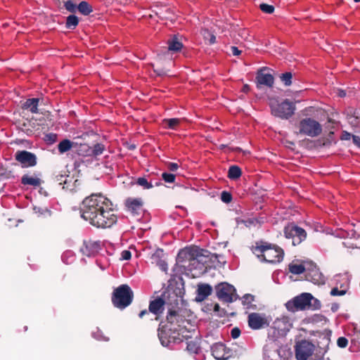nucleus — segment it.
<instances>
[{
	"mask_svg": "<svg viewBox=\"0 0 360 360\" xmlns=\"http://www.w3.org/2000/svg\"><path fill=\"white\" fill-rule=\"evenodd\" d=\"M112 202L101 193L86 197L80 205L81 217L98 229L112 227L117 221Z\"/></svg>",
	"mask_w": 360,
	"mask_h": 360,
	"instance_id": "1",
	"label": "nucleus"
},
{
	"mask_svg": "<svg viewBox=\"0 0 360 360\" xmlns=\"http://www.w3.org/2000/svg\"><path fill=\"white\" fill-rule=\"evenodd\" d=\"M252 251L261 262L270 264L281 262L284 256V251L281 248L263 240L256 242Z\"/></svg>",
	"mask_w": 360,
	"mask_h": 360,
	"instance_id": "2",
	"label": "nucleus"
},
{
	"mask_svg": "<svg viewBox=\"0 0 360 360\" xmlns=\"http://www.w3.org/2000/svg\"><path fill=\"white\" fill-rule=\"evenodd\" d=\"M172 298V302H169L167 314L166 316L167 321L171 326H174V330L181 331L186 329L188 323L185 316L186 310L179 307L182 297L179 296L174 290L170 295Z\"/></svg>",
	"mask_w": 360,
	"mask_h": 360,
	"instance_id": "3",
	"label": "nucleus"
},
{
	"mask_svg": "<svg viewBox=\"0 0 360 360\" xmlns=\"http://www.w3.org/2000/svg\"><path fill=\"white\" fill-rule=\"evenodd\" d=\"M172 291L168 290L164 292L163 297H158L155 300H151L149 303L148 310L143 309L139 314V317L143 320L144 322L150 321H158L160 316L163 314L165 305L169 307V302H172V298L170 297Z\"/></svg>",
	"mask_w": 360,
	"mask_h": 360,
	"instance_id": "4",
	"label": "nucleus"
},
{
	"mask_svg": "<svg viewBox=\"0 0 360 360\" xmlns=\"http://www.w3.org/2000/svg\"><path fill=\"white\" fill-rule=\"evenodd\" d=\"M321 307V302L309 292L301 293L285 303L286 309L292 312L306 309L316 310Z\"/></svg>",
	"mask_w": 360,
	"mask_h": 360,
	"instance_id": "5",
	"label": "nucleus"
},
{
	"mask_svg": "<svg viewBox=\"0 0 360 360\" xmlns=\"http://www.w3.org/2000/svg\"><path fill=\"white\" fill-rule=\"evenodd\" d=\"M203 250L192 248L188 250H182L179 255H188L189 261L188 268L190 271H197L196 276H199L206 272L207 267L205 266L206 261L204 259V255L202 253ZM193 276L195 275L193 274Z\"/></svg>",
	"mask_w": 360,
	"mask_h": 360,
	"instance_id": "6",
	"label": "nucleus"
},
{
	"mask_svg": "<svg viewBox=\"0 0 360 360\" xmlns=\"http://www.w3.org/2000/svg\"><path fill=\"white\" fill-rule=\"evenodd\" d=\"M133 299V291L127 284H122L115 288L112 295V302L114 307L120 309H124L130 305Z\"/></svg>",
	"mask_w": 360,
	"mask_h": 360,
	"instance_id": "7",
	"label": "nucleus"
},
{
	"mask_svg": "<svg viewBox=\"0 0 360 360\" xmlns=\"http://www.w3.org/2000/svg\"><path fill=\"white\" fill-rule=\"evenodd\" d=\"M298 133L311 138L317 137L322 133V126L311 117L303 118L297 124Z\"/></svg>",
	"mask_w": 360,
	"mask_h": 360,
	"instance_id": "8",
	"label": "nucleus"
},
{
	"mask_svg": "<svg viewBox=\"0 0 360 360\" xmlns=\"http://www.w3.org/2000/svg\"><path fill=\"white\" fill-rule=\"evenodd\" d=\"M270 107L272 115L283 120L291 117L296 109L295 103L288 99H285L280 103H271Z\"/></svg>",
	"mask_w": 360,
	"mask_h": 360,
	"instance_id": "9",
	"label": "nucleus"
},
{
	"mask_svg": "<svg viewBox=\"0 0 360 360\" xmlns=\"http://www.w3.org/2000/svg\"><path fill=\"white\" fill-rule=\"evenodd\" d=\"M284 236L287 239H290L292 245L295 246L300 245L307 238L306 231L295 224L294 223L288 224L283 229Z\"/></svg>",
	"mask_w": 360,
	"mask_h": 360,
	"instance_id": "10",
	"label": "nucleus"
},
{
	"mask_svg": "<svg viewBox=\"0 0 360 360\" xmlns=\"http://www.w3.org/2000/svg\"><path fill=\"white\" fill-rule=\"evenodd\" d=\"M315 345L310 341L302 340L295 346V358L297 360H307L314 352Z\"/></svg>",
	"mask_w": 360,
	"mask_h": 360,
	"instance_id": "11",
	"label": "nucleus"
},
{
	"mask_svg": "<svg viewBox=\"0 0 360 360\" xmlns=\"http://www.w3.org/2000/svg\"><path fill=\"white\" fill-rule=\"evenodd\" d=\"M305 279L316 285H323L326 283L325 276L320 271L316 264L312 262H307Z\"/></svg>",
	"mask_w": 360,
	"mask_h": 360,
	"instance_id": "12",
	"label": "nucleus"
},
{
	"mask_svg": "<svg viewBox=\"0 0 360 360\" xmlns=\"http://www.w3.org/2000/svg\"><path fill=\"white\" fill-rule=\"evenodd\" d=\"M218 299L224 302H232L236 293L234 287L227 283H221L215 287Z\"/></svg>",
	"mask_w": 360,
	"mask_h": 360,
	"instance_id": "13",
	"label": "nucleus"
},
{
	"mask_svg": "<svg viewBox=\"0 0 360 360\" xmlns=\"http://www.w3.org/2000/svg\"><path fill=\"white\" fill-rule=\"evenodd\" d=\"M15 160L18 162L22 167L28 168L32 167L37 164V155L27 150H18L15 153Z\"/></svg>",
	"mask_w": 360,
	"mask_h": 360,
	"instance_id": "14",
	"label": "nucleus"
},
{
	"mask_svg": "<svg viewBox=\"0 0 360 360\" xmlns=\"http://www.w3.org/2000/svg\"><path fill=\"white\" fill-rule=\"evenodd\" d=\"M248 326L252 330H259L267 327L269 321L265 314L259 313H250L248 317Z\"/></svg>",
	"mask_w": 360,
	"mask_h": 360,
	"instance_id": "15",
	"label": "nucleus"
},
{
	"mask_svg": "<svg viewBox=\"0 0 360 360\" xmlns=\"http://www.w3.org/2000/svg\"><path fill=\"white\" fill-rule=\"evenodd\" d=\"M292 326L290 319L288 316L277 318L273 322L272 328L275 330L274 333L278 336H284Z\"/></svg>",
	"mask_w": 360,
	"mask_h": 360,
	"instance_id": "16",
	"label": "nucleus"
},
{
	"mask_svg": "<svg viewBox=\"0 0 360 360\" xmlns=\"http://www.w3.org/2000/svg\"><path fill=\"white\" fill-rule=\"evenodd\" d=\"M266 70H268L267 68H263L259 69L257 72L255 82L258 89H260L262 86L269 88L274 86V76L270 73L265 72Z\"/></svg>",
	"mask_w": 360,
	"mask_h": 360,
	"instance_id": "17",
	"label": "nucleus"
},
{
	"mask_svg": "<svg viewBox=\"0 0 360 360\" xmlns=\"http://www.w3.org/2000/svg\"><path fill=\"white\" fill-rule=\"evenodd\" d=\"M101 249V241L89 239L84 240L83 245L80 248V251L83 255L92 257L98 254Z\"/></svg>",
	"mask_w": 360,
	"mask_h": 360,
	"instance_id": "18",
	"label": "nucleus"
},
{
	"mask_svg": "<svg viewBox=\"0 0 360 360\" xmlns=\"http://www.w3.org/2000/svg\"><path fill=\"white\" fill-rule=\"evenodd\" d=\"M212 355L217 360H227L231 356V351L221 342L214 343L211 347Z\"/></svg>",
	"mask_w": 360,
	"mask_h": 360,
	"instance_id": "19",
	"label": "nucleus"
},
{
	"mask_svg": "<svg viewBox=\"0 0 360 360\" xmlns=\"http://www.w3.org/2000/svg\"><path fill=\"white\" fill-rule=\"evenodd\" d=\"M151 263L158 266L160 269L166 271L167 270V264L165 260V252L162 249H157L150 256Z\"/></svg>",
	"mask_w": 360,
	"mask_h": 360,
	"instance_id": "20",
	"label": "nucleus"
},
{
	"mask_svg": "<svg viewBox=\"0 0 360 360\" xmlns=\"http://www.w3.org/2000/svg\"><path fill=\"white\" fill-rule=\"evenodd\" d=\"M127 210L133 214H139L143 205L141 198H128L124 202Z\"/></svg>",
	"mask_w": 360,
	"mask_h": 360,
	"instance_id": "21",
	"label": "nucleus"
},
{
	"mask_svg": "<svg viewBox=\"0 0 360 360\" xmlns=\"http://www.w3.org/2000/svg\"><path fill=\"white\" fill-rule=\"evenodd\" d=\"M347 119L352 127H357L360 124V108H348L346 110Z\"/></svg>",
	"mask_w": 360,
	"mask_h": 360,
	"instance_id": "22",
	"label": "nucleus"
},
{
	"mask_svg": "<svg viewBox=\"0 0 360 360\" xmlns=\"http://www.w3.org/2000/svg\"><path fill=\"white\" fill-rule=\"evenodd\" d=\"M154 12L160 20H168L171 21L174 20L173 11L167 6L157 7Z\"/></svg>",
	"mask_w": 360,
	"mask_h": 360,
	"instance_id": "23",
	"label": "nucleus"
},
{
	"mask_svg": "<svg viewBox=\"0 0 360 360\" xmlns=\"http://www.w3.org/2000/svg\"><path fill=\"white\" fill-rule=\"evenodd\" d=\"M54 181L59 186H62L63 189L71 190V184L72 178L67 174H58L54 177Z\"/></svg>",
	"mask_w": 360,
	"mask_h": 360,
	"instance_id": "24",
	"label": "nucleus"
},
{
	"mask_svg": "<svg viewBox=\"0 0 360 360\" xmlns=\"http://www.w3.org/2000/svg\"><path fill=\"white\" fill-rule=\"evenodd\" d=\"M39 174H34L32 176H30L28 174H25L21 178V184L26 186H32L34 187L39 186L43 182L39 177H38Z\"/></svg>",
	"mask_w": 360,
	"mask_h": 360,
	"instance_id": "25",
	"label": "nucleus"
},
{
	"mask_svg": "<svg viewBox=\"0 0 360 360\" xmlns=\"http://www.w3.org/2000/svg\"><path fill=\"white\" fill-rule=\"evenodd\" d=\"M198 297L199 300H203L211 295L212 288L208 284H200L198 286Z\"/></svg>",
	"mask_w": 360,
	"mask_h": 360,
	"instance_id": "26",
	"label": "nucleus"
},
{
	"mask_svg": "<svg viewBox=\"0 0 360 360\" xmlns=\"http://www.w3.org/2000/svg\"><path fill=\"white\" fill-rule=\"evenodd\" d=\"M307 262H304L302 264L292 262L288 265V270L292 274H300L305 273L307 268Z\"/></svg>",
	"mask_w": 360,
	"mask_h": 360,
	"instance_id": "27",
	"label": "nucleus"
},
{
	"mask_svg": "<svg viewBox=\"0 0 360 360\" xmlns=\"http://www.w3.org/2000/svg\"><path fill=\"white\" fill-rule=\"evenodd\" d=\"M168 51L176 53L181 50L183 48V44L179 40L176 36H174L172 38L167 41Z\"/></svg>",
	"mask_w": 360,
	"mask_h": 360,
	"instance_id": "28",
	"label": "nucleus"
},
{
	"mask_svg": "<svg viewBox=\"0 0 360 360\" xmlns=\"http://www.w3.org/2000/svg\"><path fill=\"white\" fill-rule=\"evenodd\" d=\"M39 98H33L27 99L22 105V108L30 110L32 113L38 112Z\"/></svg>",
	"mask_w": 360,
	"mask_h": 360,
	"instance_id": "29",
	"label": "nucleus"
},
{
	"mask_svg": "<svg viewBox=\"0 0 360 360\" xmlns=\"http://www.w3.org/2000/svg\"><path fill=\"white\" fill-rule=\"evenodd\" d=\"M76 144L74 142L65 139L58 143V150L60 153L63 154L69 151Z\"/></svg>",
	"mask_w": 360,
	"mask_h": 360,
	"instance_id": "30",
	"label": "nucleus"
},
{
	"mask_svg": "<svg viewBox=\"0 0 360 360\" xmlns=\"http://www.w3.org/2000/svg\"><path fill=\"white\" fill-rule=\"evenodd\" d=\"M76 153L83 157H91V147L86 143H82L77 146Z\"/></svg>",
	"mask_w": 360,
	"mask_h": 360,
	"instance_id": "31",
	"label": "nucleus"
},
{
	"mask_svg": "<svg viewBox=\"0 0 360 360\" xmlns=\"http://www.w3.org/2000/svg\"><path fill=\"white\" fill-rule=\"evenodd\" d=\"M242 175L241 169L236 165H232L228 171V177L232 180H236Z\"/></svg>",
	"mask_w": 360,
	"mask_h": 360,
	"instance_id": "32",
	"label": "nucleus"
},
{
	"mask_svg": "<svg viewBox=\"0 0 360 360\" xmlns=\"http://www.w3.org/2000/svg\"><path fill=\"white\" fill-rule=\"evenodd\" d=\"M158 338L160 339V341L162 344V345L167 347L169 345L170 342V337L168 336L167 333L164 329V327L159 328H158Z\"/></svg>",
	"mask_w": 360,
	"mask_h": 360,
	"instance_id": "33",
	"label": "nucleus"
},
{
	"mask_svg": "<svg viewBox=\"0 0 360 360\" xmlns=\"http://www.w3.org/2000/svg\"><path fill=\"white\" fill-rule=\"evenodd\" d=\"M77 10L84 15H87L93 11L92 6L86 1L80 2L77 6Z\"/></svg>",
	"mask_w": 360,
	"mask_h": 360,
	"instance_id": "34",
	"label": "nucleus"
},
{
	"mask_svg": "<svg viewBox=\"0 0 360 360\" xmlns=\"http://www.w3.org/2000/svg\"><path fill=\"white\" fill-rule=\"evenodd\" d=\"M180 122L181 120L179 118L164 119L162 120V124L165 125V127L170 129H176Z\"/></svg>",
	"mask_w": 360,
	"mask_h": 360,
	"instance_id": "35",
	"label": "nucleus"
},
{
	"mask_svg": "<svg viewBox=\"0 0 360 360\" xmlns=\"http://www.w3.org/2000/svg\"><path fill=\"white\" fill-rule=\"evenodd\" d=\"M79 24V19L75 15H70L67 17L65 26L68 29L74 30Z\"/></svg>",
	"mask_w": 360,
	"mask_h": 360,
	"instance_id": "36",
	"label": "nucleus"
},
{
	"mask_svg": "<svg viewBox=\"0 0 360 360\" xmlns=\"http://www.w3.org/2000/svg\"><path fill=\"white\" fill-rule=\"evenodd\" d=\"M323 340L325 341L326 345L324 347H319V352L316 354L317 359L319 360H324V355L328 351V345L330 342V340L327 338H323Z\"/></svg>",
	"mask_w": 360,
	"mask_h": 360,
	"instance_id": "37",
	"label": "nucleus"
},
{
	"mask_svg": "<svg viewBox=\"0 0 360 360\" xmlns=\"http://www.w3.org/2000/svg\"><path fill=\"white\" fill-rule=\"evenodd\" d=\"M105 150V146L102 143H98L91 147V157H96L101 155Z\"/></svg>",
	"mask_w": 360,
	"mask_h": 360,
	"instance_id": "38",
	"label": "nucleus"
},
{
	"mask_svg": "<svg viewBox=\"0 0 360 360\" xmlns=\"http://www.w3.org/2000/svg\"><path fill=\"white\" fill-rule=\"evenodd\" d=\"M255 300V297L250 294H245L242 297V303L243 305L246 306L247 309L252 308V302ZM255 307H253L254 309Z\"/></svg>",
	"mask_w": 360,
	"mask_h": 360,
	"instance_id": "39",
	"label": "nucleus"
},
{
	"mask_svg": "<svg viewBox=\"0 0 360 360\" xmlns=\"http://www.w3.org/2000/svg\"><path fill=\"white\" fill-rule=\"evenodd\" d=\"M292 74L290 72H286L280 75V79L281 82L285 84V86H290L292 84Z\"/></svg>",
	"mask_w": 360,
	"mask_h": 360,
	"instance_id": "40",
	"label": "nucleus"
},
{
	"mask_svg": "<svg viewBox=\"0 0 360 360\" xmlns=\"http://www.w3.org/2000/svg\"><path fill=\"white\" fill-rule=\"evenodd\" d=\"M136 184L143 187V189H150L153 187V184L149 182L145 177H139L136 179Z\"/></svg>",
	"mask_w": 360,
	"mask_h": 360,
	"instance_id": "41",
	"label": "nucleus"
},
{
	"mask_svg": "<svg viewBox=\"0 0 360 360\" xmlns=\"http://www.w3.org/2000/svg\"><path fill=\"white\" fill-rule=\"evenodd\" d=\"M186 349L193 354H198L199 345L196 341L190 340L187 342Z\"/></svg>",
	"mask_w": 360,
	"mask_h": 360,
	"instance_id": "42",
	"label": "nucleus"
},
{
	"mask_svg": "<svg viewBox=\"0 0 360 360\" xmlns=\"http://www.w3.org/2000/svg\"><path fill=\"white\" fill-rule=\"evenodd\" d=\"M64 6L67 11L71 13H75L77 10V6L72 0H68L64 3Z\"/></svg>",
	"mask_w": 360,
	"mask_h": 360,
	"instance_id": "43",
	"label": "nucleus"
},
{
	"mask_svg": "<svg viewBox=\"0 0 360 360\" xmlns=\"http://www.w3.org/2000/svg\"><path fill=\"white\" fill-rule=\"evenodd\" d=\"M259 8L262 12H264L265 13H268V14L273 13L275 10V8L274 6L269 5L267 4H264V3L261 4L259 5Z\"/></svg>",
	"mask_w": 360,
	"mask_h": 360,
	"instance_id": "44",
	"label": "nucleus"
},
{
	"mask_svg": "<svg viewBox=\"0 0 360 360\" xmlns=\"http://www.w3.org/2000/svg\"><path fill=\"white\" fill-rule=\"evenodd\" d=\"M212 258H214L215 260H217V262L221 264V266H223L226 264V260L224 256L222 255L213 253L212 254Z\"/></svg>",
	"mask_w": 360,
	"mask_h": 360,
	"instance_id": "45",
	"label": "nucleus"
},
{
	"mask_svg": "<svg viewBox=\"0 0 360 360\" xmlns=\"http://www.w3.org/2000/svg\"><path fill=\"white\" fill-rule=\"evenodd\" d=\"M162 177L163 180L167 183H174L176 178L174 174H169L167 172L162 173Z\"/></svg>",
	"mask_w": 360,
	"mask_h": 360,
	"instance_id": "46",
	"label": "nucleus"
},
{
	"mask_svg": "<svg viewBox=\"0 0 360 360\" xmlns=\"http://www.w3.org/2000/svg\"><path fill=\"white\" fill-rule=\"evenodd\" d=\"M221 200L225 203H229L232 200V195L229 192L222 191L221 193Z\"/></svg>",
	"mask_w": 360,
	"mask_h": 360,
	"instance_id": "47",
	"label": "nucleus"
},
{
	"mask_svg": "<svg viewBox=\"0 0 360 360\" xmlns=\"http://www.w3.org/2000/svg\"><path fill=\"white\" fill-rule=\"evenodd\" d=\"M337 345L340 348H345L348 345V340L345 337H340L337 340Z\"/></svg>",
	"mask_w": 360,
	"mask_h": 360,
	"instance_id": "48",
	"label": "nucleus"
},
{
	"mask_svg": "<svg viewBox=\"0 0 360 360\" xmlns=\"http://www.w3.org/2000/svg\"><path fill=\"white\" fill-rule=\"evenodd\" d=\"M13 178H14V174L11 170H6L4 172L0 174V179H8Z\"/></svg>",
	"mask_w": 360,
	"mask_h": 360,
	"instance_id": "49",
	"label": "nucleus"
},
{
	"mask_svg": "<svg viewBox=\"0 0 360 360\" xmlns=\"http://www.w3.org/2000/svg\"><path fill=\"white\" fill-rule=\"evenodd\" d=\"M346 293L345 290H339L338 288H333L330 291L332 296H342Z\"/></svg>",
	"mask_w": 360,
	"mask_h": 360,
	"instance_id": "50",
	"label": "nucleus"
},
{
	"mask_svg": "<svg viewBox=\"0 0 360 360\" xmlns=\"http://www.w3.org/2000/svg\"><path fill=\"white\" fill-rule=\"evenodd\" d=\"M240 335V330L238 327H235L231 330V335L233 339L238 338Z\"/></svg>",
	"mask_w": 360,
	"mask_h": 360,
	"instance_id": "51",
	"label": "nucleus"
},
{
	"mask_svg": "<svg viewBox=\"0 0 360 360\" xmlns=\"http://www.w3.org/2000/svg\"><path fill=\"white\" fill-rule=\"evenodd\" d=\"M167 167L171 172H175L178 169L179 165L175 162H169L167 165Z\"/></svg>",
	"mask_w": 360,
	"mask_h": 360,
	"instance_id": "52",
	"label": "nucleus"
},
{
	"mask_svg": "<svg viewBox=\"0 0 360 360\" xmlns=\"http://www.w3.org/2000/svg\"><path fill=\"white\" fill-rule=\"evenodd\" d=\"M121 256L123 259L128 260L131 258V253L129 250H124L122 252Z\"/></svg>",
	"mask_w": 360,
	"mask_h": 360,
	"instance_id": "53",
	"label": "nucleus"
},
{
	"mask_svg": "<svg viewBox=\"0 0 360 360\" xmlns=\"http://www.w3.org/2000/svg\"><path fill=\"white\" fill-rule=\"evenodd\" d=\"M231 51L233 56H239L241 53V51H240L236 46H231Z\"/></svg>",
	"mask_w": 360,
	"mask_h": 360,
	"instance_id": "54",
	"label": "nucleus"
},
{
	"mask_svg": "<svg viewBox=\"0 0 360 360\" xmlns=\"http://www.w3.org/2000/svg\"><path fill=\"white\" fill-rule=\"evenodd\" d=\"M352 136L350 133H348L347 131H343L341 139L342 140H349L351 138H352Z\"/></svg>",
	"mask_w": 360,
	"mask_h": 360,
	"instance_id": "55",
	"label": "nucleus"
},
{
	"mask_svg": "<svg viewBox=\"0 0 360 360\" xmlns=\"http://www.w3.org/2000/svg\"><path fill=\"white\" fill-rule=\"evenodd\" d=\"M353 143L360 148V136L357 135L352 136Z\"/></svg>",
	"mask_w": 360,
	"mask_h": 360,
	"instance_id": "56",
	"label": "nucleus"
},
{
	"mask_svg": "<svg viewBox=\"0 0 360 360\" xmlns=\"http://www.w3.org/2000/svg\"><path fill=\"white\" fill-rule=\"evenodd\" d=\"M154 72L158 76H163L167 74L166 71L163 69H154Z\"/></svg>",
	"mask_w": 360,
	"mask_h": 360,
	"instance_id": "57",
	"label": "nucleus"
},
{
	"mask_svg": "<svg viewBox=\"0 0 360 360\" xmlns=\"http://www.w3.org/2000/svg\"><path fill=\"white\" fill-rule=\"evenodd\" d=\"M338 96L340 98H343L346 96V92L344 90L338 89Z\"/></svg>",
	"mask_w": 360,
	"mask_h": 360,
	"instance_id": "58",
	"label": "nucleus"
},
{
	"mask_svg": "<svg viewBox=\"0 0 360 360\" xmlns=\"http://www.w3.org/2000/svg\"><path fill=\"white\" fill-rule=\"evenodd\" d=\"M210 38L209 39L210 44H214L216 42V37L212 34H210Z\"/></svg>",
	"mask_w": 360,
	"mask_h": 360,
	"instance_id": "59",
	"label": "nucleus"
},
{
	"mask_svg": "<svg viewBox=\"0 0 360 360\" xmlns=\"http://www.w3.org/2000/svg\"><path fill=\"white\" fill-rule=\"evenodd\" d=\"M339 308V305L338 304H333L331 307V310L333 311H336Z\"/></svg>",
	"mask_w": 360,
	"mask_h": 360,
	"instance_id": "60",
	"label": "nucleus"
},
{
	"mask_svg": "<svg viewBox=\"0 0 360 360\" xmlns=\"http://www.w3.org/2000/svg\"><path fill=\"white\" fill-rule=\"evenodd\" d=\"M250 91V86L248 84H245L243 87V91L245 93H248Z\"/></svg>",
	"mask_w": 360,
	"mask_h": 360,
	"instance_id": "61",
	"label": "nucleus"
},
{
	"mask_svg": "<svg viewBox=\"0 0 360 360\" xmlns=\"http://www.w3.org/2000/svg\"><path fill=\"white\" fill-rule=\"evenodd\" d=\"M219 309V305L218 304H216L215 307H214V309L215 310H217Z\"/></svg>",
	"mask_w": 360,
	"mask_h": 360,
	"instance_id": "62",
	"label": "nucleus"
},
{
	"mask_svg": "<svg viewBox=\"0 0 360 360\" xmlns=\"http://www.w3.org/2000/svg\"><path fill=\"white\" fill-rule=\"evenodd\" d=\"M134 148H135L134 146H131L130 149H134Z\"/></svg>",
	"mask_w": 360,
	"mask_h": 360,
	"instance_id": "63",
	"label": "nucleus"
},
{
	"mask_svg": "<svg viewBox=\"0 0 360 360\" xmlns=\"http://www.w3.org/2000/svg\"><path fill=\"white\" fill-rule=\"evenodd\" d=\"M355 2H359L360 0H354Z\"/></svg>",
	"mask_w": 360,
	"mask_h": 360,
	"instance_id": "64",
	"label": "nucleus"
}]
</instances>
